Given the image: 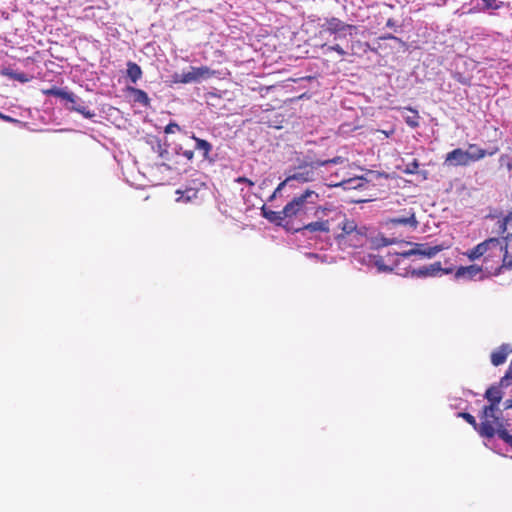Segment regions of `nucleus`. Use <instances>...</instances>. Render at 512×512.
<instances>
[{"instance_id": "obj_30", "label": "nucleus", "mask_w": 512, "mask_h": 512, "mask_svg": "<svg viewBox=\"0 0 512 512\" xmlns=\"http://www.w3.org/2000/svg\"><path fill=\"white\" fill-rule=\"evenodd\" d=\"M236 182L238 183H246L248 184L249 186H254V182L246 177H238L236 179Z\"/></svg>"}, {"instance_id": "obj_32", "label": "nucleus", "mask_w": 512, "mask_h": 512, "mask_svg": "<svg viewBox=\"0 0 512 512\" xmlns=\"http://www.w3.org/2000/svg\"><path fill=\"white\" fill-rule=\"evenodd\" d=\"M184 156H185L187 159L191 160V159L193 158V152H192V151H185V152H184Z\"/></svg>"}, {"instance_id": "obj_26", "label": "nucleus", "mask_w": 512, "mask_h": 512, "mask_svg": "<svg viewBox=\"0 0 512 512\" xmlns=\"http://www.w3.org/2000/svg\"><path fill=\"white\" fill-rule=\"evenodd\" d=\"M177 131H180V126L177 123H174V122L169 123L165 127V129H164V132L166 134H172V133H175Z\"/></svg>"}, {"instance_id": "obj_38", "label": "nucleus", "mask_w": 512, "mask_h": 512, "mask_svg": "<svg viewBox=\"0 0 512 512\" xmlns=\"http://www.w3.org/2000/svg\"><path fill=\"white\" fill-rule=\"evenodd\" d=\"M163 154H168V151L167 150H163L160 155L163 157Z\"/></svg>"}, {"instance_id": "obj_21", "label": "nucleus", "mask_w": 512, "mask_h": 512, "mask_svg": "<svg viewBox=\"0 0 512 512\" xmlns=\"http://www.w3.org/2000/svg\"><path fill=\"white\" fill-rule=\"evenodd\" d=\"M405 109L412 113L411 116H406L405 117L406 124L409 127H411V128L418 127L419 126V114H418V111L413 109V108H411V107H407Z\"/></svg>"}, {"instance_id": "obj_36", "label": "nucleus", "mask_w": 512, "mask_h": 512, "mask_svg": "<svg viewBox=\"0 0 512 512\" xmlns=\"http://www.w3.org/2000/svg\"><path fill=\"white\" fill-rule=\"evenodd\" d=\"M0 119L10 120V117L5 116L0 112Z\"/></svg>"}, {"instance_id": "obj_29", "label": "nucleus", "mask_w": 512, "mask_h": 512, "mask_svg": "<svg viewBox=\"0 0 512 512\" xmlns=\"http://www.w3.org/2000/svg\"><path fill=\"white\" fill-rule=\"evenodd\" d=\"M485 4L486 9H498L500 5L496 4L497 0H481Z\"/></svg>"}, {"instance_id": "obj_11", "label": "nucleus", "mask_w": 512, "mask_h": 512, "mask_svg": "<svg viewBox=\"0 0 512 512\" xmlns=\"http://www.w3.org/2000/svg\"><path fill=\"white\" fill-rule=\"evenodd\" d=\"M263 216L271 223L283 227L286 231L289 232H299V228H296V225H291L288 222L287 217L283 214V209L280 211H273L270 209H262Z\"/></svg>"}, {"instance_id": "obj_3", "label": "nucleus", "mask_w": 512, "mask_h": 512, "mask_svg": "<svg viewBox=\"0 0 512 512\" xmlns=\"http://www.w3.org/2000/svg\"><path fill=\"white\" fill-rule=\"evenodd\" d=\"M319 194L311 189H306L301 194L294 196L284 207L283 214L291 225L303 223L308 213L314 210V216H326L332 210L318 205Z\"/></svg>"}, {"instance_id": "obj_16", "label": "nucleus", "mask_w": 512, "mask_h": 512, "mask_svg": "<svg viewBox=\"0 0 512 512\" xmlns=\"http://www.w3.org/2000/svg\"><path fill=\"white\" fill-rule=\"evenodd\" d=\"M126 91L132 95L133 101L135 103H139L144 107L150 106V103H151L150 98L144 90L135 88L132 86H128L126 88Z\"/></svg>"}, {"instance_id": "obj_15", "label": "nucleus", "mask_w": 512, "mask_h": 512, "mask_svg": "<svg viewBox=\"0 0 512 512\" xmlns=\"http://www.w3.org/2000/svg\"><path fill=\"white\" fill-rule=\"evenodd\" d=\"M296 228H299V232L302 230H307L310 233H316V232L329 233L330 232V221H329V219H325V220L320 219V220L310 222L307 224H305L304 222L297 223Z\"/></svg>"}, {"instance_id": "obj_10", "label": "nucleus", "mask_w": 512, "mask_h": 512, "mask_svg": "<svg viewBox=\"0 0 512 512\" xmlns=\"http://www.w3.org/2000/svg\"><path fill=\"white\" fill-rule=\"evenodd\" d=\"M456 278H463L467 280H484L492 277L488 275L485 268L476 264L469 266H461L455 272Z\"/></svg>"}, {"instance_id": "obj_1", "label": "nucleus", "mask_w": 512, "mask_h": 512, "mask_svg": "<svg viewBox=\"0 0 512 512\" xmlns=\"http://www.w3.org/2000/svg\"><path fill=\"white\" fill-rule=\"evenodd\" d=\"M464 255L470 260L482 259V267L488 275L498 276L502 270L512 267V258L508 256L507 246L496 237H491L479 243Z\"/></svg>"}, {"instance_id": "obj_34", "label": "nucleus", "mask_w": 512, "mask_h": 512, "mask_svg": "<svg viewBox=\"0 0 512 512\" xmlns=\"http://www.w3.org/2000/svg\"><path fill=\"white\" fill-rule=\"evenodd\" d=\"M381 39L387 40V39H397V38L391 34H388V35L381 37Z\"/></svg>"}, {"instance_id": "obj_20", "label": "nucleus", "mask_w": 512, "mask_h": 512, "mask_svg": "<svg viewBox=\"0 0 512 512\" xmlns=\"http://www.w3.org/2000/svg\"><path fill=\"white\" fill-rule=\"evenodd\" d=\"M193 139L196 142L195 148L197 150H199L200 152H202V155L205 159L208 158L209 153L212 150V145L208 141H206L204 139L197 138L196 136H193Z\"/></svg>"}, {"instance_id": "obj_22", "label": "nucleus", "mask_w": 512, "mask_h": 512, "mask_svg": "<svg viewBox=\"0 0 512 512\" xmlns=\"http://www.w3.org/2000/svg\"><path fill=\"white\" fill-rule=\"evenodd\" d=\"M458 416L463 418L467 423H469L475 430L479 432L480 423H477L473 415L468 412H460Z\"/></svg>"}, {"instance_id": "obj_25", "label": "nucleus", "mask_w": 512, "mask_h": 512, "mask_svg": "<svg viewBox=\"0 0 512 512\" xmlns=\"http://www.w3.org/2000/svg\"><path fill=\"white\" fill-rule=\"evenodd\" d=\"M419 169V162L417 159H414L411 163H408L406 165V168L404 169V173L406 174H416L418 173Z\"/></svg>"}, {"instance_id": "obj_33", "label": "nucleus", "mask_w": 512, "mask_h": 512, "mask_svg": "<svg viewBox=\"0 0 512 512\" xmlns=\"http://www.w3.org/2000/svg\"><path fill=\"white\" fill-rule=\"evenodd\" d=\"M386 25L388 27H393L395 25V22H394L393 19L390 18V19L387 20Z\"/></svg>"}, {"instance_id": "obj_19", "label": "nucleus", "mask_w": 512, "mask_h": 512, "mask_svg": "<svg viewBox=\"0 0 512 512\" xmlns=\"http://www.w3.org/2000/svg\"><path fill=\"white\" fill-rule=\"evenodd\" d=\"M127 77L131 80L132 83H136L139 79H141L143 72L141 67L132 61L127 63Z\"/></svg>"}, {"instance_id": "obj_4", "label": "nucleus", "mask_w": 512, "mask_h": 512, "mask_svg": "<svg viewBox=\"0 0 512 512\" xmlns=\"http://www.w3.org/2000/svg\"><path fill=\"white\" fill-rule=\"evenodd\" d=\"M338 218H342L338 227L339 233L335 234V241L342 249L360 248L368 242V228L364 225H358L355 220L349 219L341 212L337 213Z\"/></svg>"}, {"instance_id": "obj_31", "label": "nucleus", "mask_w": 512, "mask_h": 512, "mask_svg": "<svg viewBox=\"0 0 512 512\" xmlns=\"http://www.w3.org/2000/svg\"><path fill=\"white\" fill-rule=\"evenodd\" d=\"M504 408H505V409H512V399H507V400L504 402Z\"/></svg>"}, {"instance_id": "obj_8", "label": "nucleus", "mask_w": 512, "mask_h": 512, "mask_svg": "<svg viewBox=\"0 0 512 512\" xmlns=\"http://www.w3.org/2000/svg\"><path fill=\"white\" fill-rule=\"evenodd\" d=\"M483 159V152L478 151L477 154H470L461 148H456L447 153L445 164L452 166H467L470 162H475Z\"/></svg>"}, {"instance_id": "obj_18", "label": "nucleus", "mask_w": 512, "mask_h": 512, "mask_svg": "<svg viewBox=\"0 0 512 512\" xmlns=\"http://www.w3.org/2000/svg\"><path fill=\"white\" fill-rule=\"evenodd\" d=\"M176 194L178 195L176 201L180 203H190L199 199V191L195 188L177 190Z\"/></svg>"}, {"instance_id": "obj_24", "label": "nucleus", "mask_w": 512, "mask_h": 512, "mask_svg": "<svg viewBox=\"0 0 512 512\" xmlns=\"http://www.w3.org/2000/svg\"><path fill=\"white\" fill-rule=\"evenodd\" d=\"M512 383V359L505 375L500 379V386H510Z\"/></svg>"}, {"instance_id": "obj_9", "label": "nucleus", "mask_w": 512, "mask_h": 512, "mask_svg": "<svg viewBox=\"0 0 512 512\" xmlns=\"http://www.w3.org/2000/svg\"><path fill=\"white\" fill-rule=\"evenodd\" d=\"M412 246L410 250L403 251L398 255L403 258H408L412 255H419L425 258H432L441 252L444 247L442 245L429 246L423 243H408Z\"/></svg>"}, {"instance_id": "obj_2", "label": "nucleus", "mask_w": 512, "mask_h": 512, "mask_svg": "<svg viewBox=\"0 0 512 512\" xmlns=\"http://www.w3.org/2000/svg\"><path fill=\"white\" fill-rule=\"evenodd\" d=\"M502 387L499 382L497 385L490 386L485 392L484 397L489 404L482 409L479 426V434L484 438L491 439L497 435L501 439V432H508L505 423L497 415L499 403L503 398Z\"/></svg>"}, {"instance_id": "obj_27", "label": "nucleus", "mask_w": 512, "mask_h": 512, "mask_svg": "<svg viewBox=\"0 0 512 512\" xmlns=\"http://www.w3.org/2000/svg\"><path fill=\"white\" fill-rule=\"evenodd\" d=\"M500 164L506 166L509 171L512 170V159L508 155H502L500 157Z\"/></svg>"}, {"instance_id": "obj_6", "label": "nucleus", "mask_w": 512, "mask_h": 512, "mask_svg": "<svg viewBox=\"0 0 512 512\" xmlns=\"http://www.w3.org/2000/svg\"><path fill=\"white\" fill-rule=\"evenodd\" d=\"M215 71L211 70L207 66L201 67H190V70L187 72H182L181 74L174 75V82L176 83H192L199 82L202 79H208L214 76Z\"/></svg>"}, {"instance_id": "obj_37", "label": "nucleus", "mask_w": 512, "mask_h": 512, "mask_svg": "<svg viewBox=\"0 0 512 512\" xmlns=\"http://www.w3.org/2000/svg\"><path fill=\"white\" fill-rule=\"evenodd\" d=\"M161 166L166 167L167 169H170V166L168 164L162 163Z\"/></svg>"}, {"instance_id": "obj_13", "label": "nucleus", "mask_w": 512, "mask_h": 512, "mask_svg": "<svg viewBox=\"0 0 512 512\" xmlns=\"http://www.w3.org/2000/svg\"><path fill=\"white\" fill-rule=\"evenodd\" d=\"M322 31L327 32L329 34H338L340 32H344L346 30L356 29V26L351 24H346L341 21L339 18L330 17L325 20V23L321 26Z\"/></svg>"}, {"instance_id": "obj_12", "label": "nucleus", "mask_w": 512, "mask_h": 512, "mask_svg": "<svg viewBox=\"0 0 512 512\" xmlns=\"http://www.w3.org/2000/svg\"><path fill=\"white\" fill-rule=\"evenodd\" d=\"M443 271L441 262L437 261L427 266L408 270L406 274L414 278H427L435 277Z\"/></svg>"}, {"instance_id": "obj_23", "label": "nucleus", "mask_w": 512, "mask_h": 512, "mask_svg": "<svg viewBox=\"0 0 512 512\" xmlns=\"http://www.w3.org/2000/svg\"><path fill=\"white\" fill-rule=\"evenodd\" d=\"M478 151H480V153L483 152V158H484L487 155H489V156L494 155L498 151V149L496 148L493 151L488 152V151L478 147L476 144H470L469 148L466 152L470 153V154H477Z\"/></svg>"}, {"instance_id": "obj_17", "label": "nucleus", "mask_w": 512, "mask_h": 512, "mask_svg": "<svg viewBox=\"0 0 512 512\" xmlns=\"http://www.w3.org/2000/svg\"><path fill=\"white\" fill-rule=\"evenodd\" d=\"M512 352V349H509L508 345H501L496 351H493L491 354V362L494 366H499L505 363L507 356Z\"/></svg>"}, {"instance_id": "obj_7", "label": "nucleus", "mask_w": 512, "mask_h": 512, "mask_svg": "<svg viewBox=\"0 0 512 512\" xmlns=\"http://www.w3.org/2000/svg\"><path fill=\"white\" fill-rule=\"evenodd\" d=\"M43 94L46 96H54L66 100L72 103L71 109L82 114L85 118H92L95 114L88 110L85 106L76 105V96L68 91H65L58 87H52L46 90H43Z\"/></svg>"}, {"instance_id": "obj_35", "label": "nucleus", "mask_w": 512, "mask_h": 512, "mask_svg": "<svg viewBox=\"0 0 512 512\" xmlns=\"http://www.w3.org/2000/svg\"><path fill=\"white\" fill-rule=\"evenodd\" d=\"M16 79H17V80H20V81H22V82H23V81H26V78L24 77V75H23V74H19V75H17V76H16Z\"/></svg>"}, {"instance_id": "obj_14", "label": "nucleus", "mask_w": 512, "mask_h": 512, "mask_svg": "<svg viewBox=\"0 0 512 512\" xmlns=\"http://www.w3.org/2000/svg\"><path fill=\"white\" fill-rule=\"evenodd\" d=\"M386 224L392 226L404 225L416 229L419 223L416 219L415 212L413 211V209H410L402 216L388 218L386 220Z\"/></svg>"}, {"instance_id": "obj_5", "label": "nucleus", "mask_w": 512, "mask_h": 512, "mask_svg": "<svg viewBox=\"0 0 512 512\" xmlns=\"http://www.w3.org/2000/svg\"><path fill=\"white\" fill-rule=\"evenodd\" d=\"M343 162H344V159L340 156H337V157H334V158L328 159V160L314 161L311 164V168L322 167V166H326L328 164H341ZM292 180H297V181H301V182L313 181L314 180V172L312 169H304L303 171H298V172L294 173L293 175L287 177L283 182H281L278 185L276 191L281 190L288 182H290Z\"/></svg>"}, {"instance_id": "obj_28", "label": "nucleus", "mask_w": 512, "mask_h": 512, "mask_svg": "<svg viewBox=\"0 0 512 512\" xmlns=\"http://www.w3.org/2000/svg\"><path fill=\"white\" fill-rule=\"evenodd\" d=\"M326 50L327 51H335L337 52L341 57L345 56L347 53L346 51L338 44L336 45H332V46H327L326 47Z\"/></svg>"}]
</instances>
